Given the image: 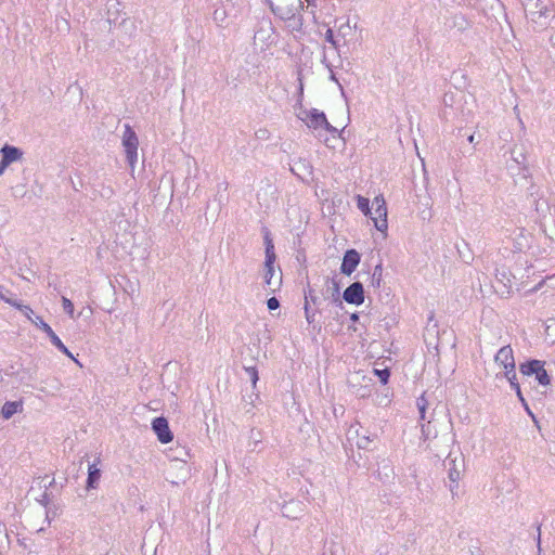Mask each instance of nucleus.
I'll list each match as a JSON object with an SVG mask.
<instances>
[{
	"label": "nucleus",
	"mask_w": 555,
	"mask_h": 555,
	"mask_svg": "<svg viewBox=\"0 0 555 555\" xmlns=\"http://www.w3.org/2000/svg\"><path fill=\"white\" fill-rule=\"evenodd\" d=\"M502 376H504L507 380L509 378H514L516 376V364H512L508 366V369H504Z\"/></svg>",
	"instance_id": "obj_33"
},
{
	"label": "nucleus",
	"mask_w": 555,
	"mask_h": 555,
	"mask_svg": "<svg viewBox=\"0 0 555 555\" xmlns=\"http://www.w3.org/2000/svg\"><path fill=\"white\" fill-rule=\"evenodd\" d=\"M101 477V470L96 464H91L88 467L87 489H95Z\"/></svg>",
	"instance_id": "obj_19"
},
{
	"label": "nucleus",
	"mask_w": 555,
	"mask_h": 555,
	"mask_svg": "<svg viewBox=\"0 0 555 555\" xmlns=\"http://www.w3.org/2000/svg\"><path fill=\"white\" fill-rule=\"evenodd\" d=\"M374 373H375V375L378 376V378L383 385H386L388 383L389 376H390V372L388 369H383V370L375 369Z\"/></svg>",
	"instance_id": "obj_27"
},
{
	"label": "nucleus",
	"mask_w": 555,
	"mask_h": 555,
	"mask_svg": "<svg viewBox=\"0 0 555 555\" xmlns=\"http://www.w3.org/2000/svg\"><path fill=\"white\" fill-rule=\"evenodd\" d=\"M350 319L351 321L357 322L359 320V315L357 313H352Z\"/></svg>",
	"instance_id": "obj_45"
},
{
	"label": "nucleus",
	"mask_w": 555,
	"mask_h": 555,
	"mask_svg": "<svg viewBox=\"0 0 555 555\" xmlns=\"http://www.w3.org/2000/svg\"><path fill=\"white\" fill-rule=\"evenodd\" d=\"M190 457V453L186 449L181 448L178 451V454L172 457V461L176 463V466L183 472L182 476L179 480H171L172 485L178 486L180 482H185V479L189 476V468L186 466V460Z\"/></svg>",
	"instance_id": "obj_13"
},
{
	"label": "nucleus",
	"mask_w": 555,
	"mask_h": 555,
	"mask_svg": "<svg viewBox=\"0 0 555 555\" xmlns=\"http://www.w3.org/2000/svg\"><path fill=\"white\" fill-rule=\"evenodd\" d=\"M308 5L314 4L315 0H306Z\"/></svg>",
	"instance_id": "obj_50"
},
{
	"label": "nucleus",
	"mask_w": 555,
	"mask_h": 555,
	"mask_svg": "<svg viewBox=\"0 0 555 555\" xmlns=\"http://www.w3.org/2000/svg\"><path fill=\"white\" fill-rule=\"evenodd\" d=\"M495 276L498 282L501 283L504 288H506V293H511L513 288V280L515 276L506 269L496 270Z\"/></svg>",
	"instance_id": "obj_17"
},
{
	"label": "nucleus",
	"mask_w": 555,
	"mask_h": 555,
	"mask_svg": "<svg viewBox=\"0 0 555 555\" xmlns=\"http://www.w3.org/2000/svg\"><path fill=\"white\" fill-rule=\"evenodd\" d=\"M272 13L282 21L289 20L294 15L304 11V2L301 0H281L274 4L271 0H267Z\"/></svg>",
	"instance_id": "obj_3"
},
{
	"label": "nucleus",
	"mask_w": 555,
	"mask_h": 555,
	"mask_svg": "<svg viewBox=\"0 0 555 555\" xmlns=\"http://www.w3.org/2000/svg\"><path fill=\"white\" fill-rule=\"evenodd\" d=\"M382 278H383V264H382V262H379L378 264L375 266L374 271L372 273L371 286H373L374 288H378L382 283Z\"/></svg>",
	"instance_id": "obj_22"
},
{
	"label": "nucleus",
	"mask_w": 555,
	"mask_h": 555,
	"mask_svg": "<svg viewBox=\"0 0 555 555\" xmlns=\"http://www.w3.org/2000/svg\"><path fill=\"white\" fill-rule=\"evenodd\" d=\"M62 306H63V309L64 311L70 317V318H74V305L73 302L66 298V297H62Z\"/></svg>",
	"instance_id": "obj_29"
},
{
	"label": "nucleus",
	"mask_w": 555,
	"mask_h": 555,
	"mask_svg": "<svg viewBox=\"0 0 555 555\" xmlns=\"http://www.w3.org/2000/svg\"><path fill=\"white\" fill-rule=\"evenodd\" d=\"M10 166L8 162H5L3 158L0 160V176H2L5 171V169Z\"/></svg>",
	"instance_id": "obj_41"
},
{
	"label": "nucleus",
	"mask_w": 555,
	"mask_h": 555,
	"mask_svg": "<svg viewBox=\"0 0 555 555\" xmlns=\"http://www.w3.org/2000/svg\"><path fill=\"white\" fill-rule=\"evenodd\" d=\"M229 14H230V12L228 11L227 7L223 5V7L217 8L215 10L212 17L216 23H218L219 25H222Z\"/></svg>",
	"instance_id": "obj_24"
},
{
	"label": "nucleus",
	"mask_w": 555,
	"mask_h": 555,
	"mask_svg": "<svg viewBox=\"0 0 555 555\" xmlns=\"http://www.w3.org/2000/svg\"><path fill=\"white\" fill-rule=\"evenodd\" d=\"M518 245H519V246L517 247V249H518V250H521V248H522V247H521V244H520V243H518Z\"/></svg>",
	"instance_id": "obj_54"
},
{
	"label": "nucleus",
	"mask_w": 555,
	"mask_h": 555,
	"mask_svg": "<svg viewBox=\"0 0 555 555\" xmlns=\"http://www.w3.org/2000/svg\"><path fill=\"white\" fill-rule=\"evenodd\" d=\"M416 406H417V409H427L428 400L426 399L425 393H423L421 397L417 398Z\"/></svg>",
	"instance_id": "obj_37"
},
{
	"label": "nucleus",
	"mask_w": 555,
	"mask_h": 555,
	"mask_svg": "<svg viewBox=\"0 0 555 555\" xmlns=\"http://www.w3.org/2000/svg\"><path fill=\"white\" fill-rule=\"evenodd\" d=\"M333 283V296L335 297V300H339V284L332 280Z\"/></svg>",
	"instance_id": "obj_38"
},
{
	"label": "nucleus",
	"mask_w": 555,
	"mask_h": 555,
	"mask_svg": "<svg viewBox=\"0 0 555 555\" xmlns=\"http://www.w3.org/2000/svg\"><path fill=\"white\" fill-rule=\"evenodd\" d=\"M357 205H358V208L365 215H372L371 212V209H370V201L369 198L366 197H363L361 195H358L357 196Z\"/></svg>",
	"instance_id": "obj_25"
},
{
	"label": "nucleus",
	"mask_w": 555,
	"mask_h": 555,
	"mask_svg": "<svg viewBox=\"0 0 555 555\" xmlns=\"http://www.w3.org/2000/svg\"><path fill=\"white\" fill-rule=\"evenodd\" d=\"M18 542H20L21 545H23L24 548H27V545H26V543L24 541L18 540Z\"/></svg>",
	"instance_id": "obj_49"
},
{
	"label": "nucleus",
	"mask_w": 555,
	"mask_h": 555,
	"mask_svg": "<svg viewBox=\"0 0 555 555\" xmlns=\"http://www.w3.org/2000/svg\"><path fill=\"white\" fill-rule=\"evenodd\" d=\"M11 295V292L0 284V299L18 309L27 319H30V314H34L33 309L29 306L13 299Z\"/></svg>",
	"instance_id": "obj_12"
},
{
	"label": "nucleus",
	"mask_w": 555,
	"mask_h": 555,
	"mask_svg": "<svg viewBox=\"0 0 555 555\" xmlns=\"http://www.w3.org/2000/svg\"><path fill=\"white\" fill-rule=\"evenodd\" d=\"M461 477V470L455 466L449 468V478L453 483H456Z\"/></svg>",
	"instance_id": "obj_32"
},
{
	"label": "nucleus",
	"mask_w": 555,
	"mask_h": 555,
	"mask_svg": "<svg viewBox=\"0 0 555 555\" xmlns=\"http://www.w3.org/2000/svg\"><path fill=\"white\" fill-rule=\"evenodd\" d=\"M138 145L139 139L137 133L129 125H125V131L122 134V146L125 147L127 162L129 163L131 168L134 167V164L138 159Z\"/></svg>",
	"instance_id": "obj_6"
},
{
	"label": "nucleus",
	"mask_w": 555,
	"mask_h": 555,
	"mask_svg": "<svg viewBox=\"0 0 555 555\" xmlns=\"http://www.w3.org/2000/svg\"><path fill=\"white\" fill-rule=\"evenodd\" d=\"M22 408V403L17 401H8L3 404L1 409V414L5 420L11 418L15 413H17L18 409Z\"/></svg>",
	"instance_id": "obj_20"
},
{
	"label": "nucleus",
	"mask_w": 555,
	"mask_h": 555,
	"mask_svg": "<svg viewBox=\"0 0 555 555\" xmlns=\"http://www.w3.org/2000/svg\"><path fill=\"white\" fill-rule=\"evenodd\" d=\"M308 300L309 305L312 302L313 305H317L319 301L318 296L314 294V291L309 287L308 291H305V301Z\"/></svg>",
	"instance_id": "obj_30"
},
{
	"label": "nucleus",
	"mask_w": 555,
	"mask_h": 555,
	"mask_svg": "<svg viewBox=\"0 0 555 555\" xmlns=\"http://www.w3.org/2000/svg\"><path fill=\"white\" fill-rule=\"evenodd\" d=\"M420 412V418L422 422L426 421V409H418Z\"/></svg>",
	"instance_id": "obj_44"
},
{
	"label": "nucleus",
	"mask_w": 555,
	"mask_h": 555,
	"mask_svg": "<svg viewBox=\"0 0 555 555\" xmlns=\"http://www.w3.org/2000/svg\"><path fill=\"white\" fill-rule=\"evenodd\" d=\"M35 326L40 328L44 332V334L48 335V337L51 340V344L57 348L62 353L67 356L68 358H73L72 352L67 349V347L62 343V340L59 338V336L54 333L52 327L46 323L42 318L35 317L33 318V314H30V319H28Z\"/></svg>",
	"instance_id": "obj_7"
},
{
	"label": "nucleus",
	"mask_w": 555,
	"mask_h": 555,
	"mask_svg": "<svg viewBox=\"0 0 555 555\" xmlns=\"http://www.w3.org/2000/svg\"><path fill=\"white\" fill-rule=\"evenodd\" d=\"M543 365V361L530 360L525 363H521L519 370L524 375H537V372L540 371Z\"/></svg>",
	"instance_id": "obj_18"
},
{
	"label": "nucleus",
	"mask_w": 555,
	"mask_h": 555,
	"mask_svg": "<svg viewBox=\"0 0 555 555\" xmlns=\"http://www.w3.org/2000/svg\"><path fill=\"white\" fill-rule=\"evenodd\" d=\"M54 482H55L54 479L50 480L48 485H44V488L47 489L49 487H52L54 485Z\"/></svg>",
	"instance_id": "obj_46"
},
{
	"label": "nucleus",
	"mask_w": 555,
	"mask_h": 555,
	"mask_svg": "<svg viewBox=\"0 0 555 555\" xmlns=\"http://www.w3.org/2000/svg\"><path fill=\"white\" fill-rule=\"evenodd\" d=\"M535 379L539 382L540 385L547 386L551 383L550 376L544 369V365L541 367L540 371L537 372Z\"/></svg>",
	"instance_id": "obj_26"
},
{
	"label": "nucleus",
	"mask_w": 555,
	"mask_h": 555,
	"mask_svg": "<svg viewBox=\"0 0 555 555\" xmlns=\"http://www.w3.org/2000/svg\"><path fill=\"white\" fill-rule=\"evenodd\" d=\"M41 481H44L47 479V476L39 478Z\"/></svg>",
	"instance_id": "obj_53"
},
{
	"label": "nucleus",
	"mask_w": 555,
	"mask_h": 555,
	"mask_svg": "<svg viewBox=\"0 0 555 555\" xmlns=\"http://www.w3.org/2000/svg\"><path fill=\"white\" fill-rule=\"evenodd\" d=\"M245 372L247 373L253 386L255 387L259 379L257 369L255 366H247L245 367Z\"/></svg>",
	"instance_id": "obj_28"
},
{
	"label": "nucleus",
	"mask_w": 555,
	"mask_h": 555,
	"mask_svg": "<svg viewBox=\"0 0 555 555\" xmlns=\"http://www.w3.org/2000/svg\"><path fill=\"white\" fill-rule=\"evenodd\" d=\"M422 434L424 436L425 441H429L428 448L436 453V456L441 457L443 455H449V442L451 439L448 436L442 437V440H444L447 443L444 448H441L440 441L437 440V430L433 429L431 420H428L426 424H422Z\"/></svg>",
	"instance_id": "obj_4"
},
{
	"label": "nucleus",
	"mask_w": 555,
	"mask_h": 555,
	"mask_svg": "<svg viewBox=\"0 0 555 555\" xmlns=\"http://www.w3.org/2000/svg\"><path fill=\"white\" fill-rule=\"evenodd\" d=\"M373 205H375L374 216L371 215V218L374 222L375 228L379 232H386L388 228L387 223V207L385 199L383 197L376 196L373 201Z\"/></svg>",
	"instance_id": "obj_8"
},
{
	"label": "nucleus",
	"mask_w": 555,
	"mask_h": 555,
	"mask_svg": "<svg viewBox=\"0 0 555 555\" xmlns=\"http://www.w3.org/2000/svg\"><path fill=\"white\" fill-rule=\"evenodd\" d=\"M375 438H376V435L371 436V435H366V434H363V435L358 434L357 446L360 449H369Z\"/></svg>",
	"instance_id": "obj_23"
},
{
	"label": "nucleus",
	"mask_w": 555,
	"mask_h": 555,
	"mask_svg": "<svg viewBox=\"0 0 555 555\" xmlns=\"http://www.w3.org/2000/svg\"><path fill=\"white\" fill-rule=\"evenodd\" d=\"M325 40L332 46L334 47L335 49L337 48V41L335 40L334 38V34H333V30L331 28H328L325 33Z\"/></svg>",
	"instance_id": "obj_34"
},
{
	"label": "nucleus",
	"mask_w": 555,
	"mask_h": 555,
	"mask_svg": "<svg viewBox=\"0 0 555 555\" xmlns=\"http://www.w3.org/2000/svg\"><path fill=\"white\" fill-rule=\"evenodd\" d=\"M264 245H266V261H264V283L268 286L270 292H275L282 284V273L275 278L274 271V261H275V253L274 245L272 240L269 236V233L264 236Z\"/></svg>",
	"instance_id": "obj_1"
},
{
	"label": "nucleus",
	"mask_w": 555,
	"mask_h": 555,
	"mask_svg": "<svg viewBox=\"0 0 555 555\" xmlns=\"http://www.w3.org/2000/svg\"><path fill=\"white\" fill-rule=\"evenodd\" d=\"M515 391H516V395H517L518 399L520 400V402H521V403H522V405L525 406L526 411H527L530 415H532V413H531V411L529 410V406H528V404H527V402H526V400H525V398H524V396H522V392H521L520 387H516V390H515Z\"/></svg>",
	"instance_id": "obj_36"
},
{
	"label": "nucleus",
	"mask_w": 555,
	"mask_h": 555,
	"mask_svg": "<svg viewBox=\"0 0 555 555\" xmlns=\"http://www.w3.org/2000/svg\"><path fill=\"white\" fill-rule=\"evenodd\" d=\"M304 310H305V315H306L307 322L309 324L313 323V321H314V312L311 311L310 305H309L308 300H306V302H305Z\"/></svg>",
	"instance_id": "obj_31"
},
{
	"label": "nucleus",
	"mask_w": 555,
	"mask_h": 555,
	"mask_svg": "<svg viewBox=\"0 0 555 555\" xmlns=\"http://www.w3.org/2000/svg\"><path fill=\"white\" fill-rule=\"evenodd\" d=\"M447 460H448L449 465L454 464V462H455L454 460L450 459L449 456L447 457Z\"/></svg>",
	"instance_id": "obj_48"
},
{
	"label": "nucleus",
	"mask_w": 555,
	"mask_h": 555,
	"mask_svg": "<svg viewBox=\"0 0 555 555\" xmlns=\"http://www.w3.org/2000/svg\"><path fill=\"white\" fill-rule=\"evenodd\" d=\"M515 154V151L513 150L512 151V155ZM513 159L517 163V164H520L524 159H525V156L522 153H519L518 156H513Z\"/></svg>",
	"instance_id": "obj_42"
},
{
	"label": "nucleus",
	"mask_w": 555,
	"mask_h": 555,
	"mask_svg": "<svg viewBox=\"0 0 555 555\" xmlns=\"http://www.w3.org/2000/svg\"><path fill=\"white\" fill-rule=\"evenodd\" d=\"M284 22L287 23V27L292 30V31H297V33H300L302 30V27H304V18H302V15H301V12L294 15V17L289 18V20H285Z\"/></svg>",
	"instance_id": "obj_21"
},
{
	"label": "nucleus",
	"mask_w": 555,
	"mask_h": 555,
	"mask_svg": "<svg viewBox=\"0 0 555 555\" xmlns=\"http://www.w3.org/2000/svg\"><path fill=\"white\" fill-rule=\"evenodd\" d=\"M299 92H300V95H302V92H304V87H302V83H300V89H299Z\"/></svg>",
	"instance_id": "obj_52"
},
{
	"label": "nucleus",
	"mask_w": 555,
	"mask_h": 555,
	"mask_svg": "<svg viewBox=\"0 0 555 555\" xmlns=\"http://www.w3.org/2000/svg\"><path fill=\"white\" fill-rule=\"evenodd\" d=\"M267 307L270 311L276 310L280 307V301L275 297H271L267 300Z\"/></svg>",
	"instance_id": "obj_35"
},
{
	"label": "nucleus",
	"mask_w": 555,
	"mask_h": 555,
	"mask_svg": "<svg viewBox=\"0 0 555 555\" xmlns=\"http://www.w3.org/2000/svg\"><path fill=\"white\" fill-rule=\"evenodd\" d=\"M228 3L231 2V0H225Z\"/></svg>",
	"instance_id": "obj_55"
},
{
	"label": "nucleus",
	"mask_w": 555,
	"mask_h": 555,
	"mask_svg": "<svg viewBox=\"0 0 555 555\" xmlns=\"http://www.w3.org/2000/svg\"><path fill=\"white\" fill-rule=\"evenodd\" d=\"M537 546H538V551L539 553L541 552V525H538L537 526Z\"/></svg>",
	"instance_id": "obj_39"
},
{
	"label": "nucleus",
	"mask_w": 555,
	"mask_h": 555,
	"mask_svg": "<svg viewBox=\"0 0 555 555\" xmlns=\"http://www.w3.org/2000/svg\"><path fill=\"white\" fill-rule=\"evenodd\" d=\"M376 555H386V552L377 551Z\"/></svg>",
	"instance_id": "obj_51"
},
{
	"label": "nucleus",
	"mask_w": 555,
	"mask_h": 555,
	"mask_svg": "<svg viewBox=\"0 0 555 555\" xmlns=\"http://www.w3.org/2000/svg\"><path fill=\"white\" fill-rule=\"evenodd\" d=\"M306 125L314 130L324 129L330 132L333 137L339 135V131L336 127L332 126L323 112L317 108H311L306 112V117L302 118Z\"/></svg>",
	"instance_id": "obj_5"
},
{
	"label": "nucleus",
	"mask_w": 555,
	"mask_h": 555,
	"mask_svg": "<svg viewBox=\"0 0 555 555\" xmlns=\"http://www.w3.org/2000/svg\"><path fill=\"white\" fill-rule=\"evenodd\" d=\"M39 502L43 505V506H47L50 502V498H49V494L47 492V490L43 492L42 494V498L39 500Z\"/></svg>",
	"instance_id": "obj_40"
},
{
	"label": "nucleus",
	"mask_w": 555,
	"mask_h": 555,
	"mask_svg": "<svg viewBox=\"0 0 555 555\" xmlns=\"http://www.w3.org/2000/svg\"><path fill=\"white\" fill-rule=\"evenodd\" d=\"M467 140H468V142H469V143H474V141H475V135H474V134H470V135L468 137V139H467Z\"/></svg>",
	"instance_id": "obj_47"
},
{
	"label": "nucleus",
	"mask_w": 555,
	"mask_h": 555,
	"mask_svg": "<svg viewBox=\"0 0 555 555\" xmlns=\"http://www.w3.org/2000/svg\"><path fill=\"white\" fill-rule=\"evenodd\" d=\"M152 429L155 433V435L157 436V439L162 443H168V442L172 441L173 434L170 430L168 421L165 417H163V416L155 417L152 422Z\"/></svg>",
	"instance_id": "obj_9"
},
{
	"label": "nucleus",
	"mask_w": 555,
	"mask_h": 555,
	"mask_svg": "<svg viewBox=\"0 0 555 555\" xmlns=\"http://www.w3.org/2000/svg\"><path fill=\"white\" fill-rule=\"evenodd\" d=\"M343 298L346 302L360 306L364 302V288L361 282H353L344 292Z\"/></svg>",
	"instance_id": "obj_10"
},
{
	"label": "nucleus",
	"mask_w": 555,
	"mask_h": 555,
	"mask_svg": "<svg viewBox=\"0 0 555 555\" xmlns=\"http://www.w3.org/2000/svg\"><path fill=\"white\" fill-rule=\"evenodd\" d=\"M0 153L2 155V158L10 165L14 162L22 159L23 157V151L21 149L9 144H4L1 147Z\"/></svg>",
	"instance_id": "obj_16"
},
{
	"label": "nucleus",
	"mask_w": 555,
	"mask_h": 555,
	"mask_svg": "<svg viewBox=\"0 0 555 555\" xmlns=\"http://www.w3.org/2000/svg\"><path fill=\"white\" fill-rule=\"evenodd\" d=\"M360 260L361 256L356 249H348L344 255L340 266L341 273L351 275L360 263Z\"/></svg>",
	"instance_id": "obj_11"
},
{
	"label": "nucleus",
	"mask_w": 555,
	"mask_h": 555,
	"mask_svg": "<svg viewBox=\"0 0 555 555\" xmlns=\"http://www.w3.org/2000/svg\"><path fill=\"white\" fill-rule=\"evenodd\" d=\"M494 361L503 369H508V366L515 364V358L512 347L507 345L500 348V350L496 352L494 357Z\"/></svg>",
	"instance_id": "obj_15"
},
{
	"label": "nucleus",
	"mask_w": 555,
	"mask_h": 555,
	"mask_svg": "<svg viewBox=\"0 0 555 555\" xmlns=\"http://www.w3.org/2000/svg\"><path fill=\"white\" fill-rule=\"evenodd\" d=\"M305 509V504L301 501L291 500L282 505V514L289 519H297Z\"/></svg>",
	"instance_id": "obj_14"
},
{
	"label": "nucleus",
	"mask_w": 555,
	"mask_h": 555,
	"mask_svg": "<svg viewBox=\"0 0 555 555\" xmlns=\"http://www.w3.org/2000/svg\"><path fill=\"white\" fill-rule=\"evenodd\" d=\"M522 5L530 21L540 25L543 24L542 20H546L550 16L554 7L552 0H529L524 2Z\"/></svg>",
	"instance_id": "obj_2"
},
{
	"label": "nucleus",
	"mask_w": 555,
	"mask_h": 555,
	"mask_svg": "<svg viewBox=\"0 0 555 555\" xmlns=\"http://www.w3.org/2000/svg\"><path fill=\"white\" fill-rule=\"evenodd\" d=\"M508 383L511 384V387L516 390V387H520L519 386V383L517 382V376H515L514 378H509L508 379Z\"/></svg>",
	"instance_id": "obj_43"
}]
</instances>
